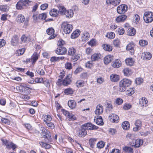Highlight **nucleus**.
<instances>
[{
  "label": "nucleus",
  "mask_w": 153,
  "mask_h": 153,
  "mask_svg": "<svg viewBox=\"0 0 153 153\" xmlns=\"http://www.w3.org/2000/svg\"><path fill=\"white\" fill-rule=\"evenodd\" d=\"M131 83V81L128 79H124L121 80L119 83V91L121 92L125 91Z\"/></svg>",
  "instance_id": "f257e3e1"
},
{
  "label": "nucleus",
  "mask_w": 153,
  "mask_h": 153,
  "mask_svg": "<svg viewBox=\"0 0 153 153\" xmlns=\"http://www.w3.org/2000/svg\"><path fill=\"white\" fill-rule=\"evenodd\" d=\"M72 26L71 25L68 24L66 22H63L61 25V28L66 34H69L72 30Z\"/></svg>",
  "instance_id": "f03ea898"
},
{
  "label": "nucleus",
  "mask_w": 153,
  "mask_h": 153,
  "mask_svg": "<svg viewBox=\"0 0 153 153\" xmlns=\"http://www.w3.org/2000/svg\"><path fill=\"white\" fill-rule=\"evenodd\" d=\"M143 19L146 23L151 22L153 21V13L149 12H145Z\"/></svg>",
  "instance_id": "7ed1b4c3"
},
{
  "label": "nucleus",
  "mask_w": 153,
  "mask_h": 153,
  "mask_svg": "<svg viewBox=\"0 0 153 153\" xmlns=\"http://www.w3.org/2000/svg\"><path fill=\"white\" fill-rule=\"evenodd\" d=\"M128 10L127 5L122 4L118 6L117 8V12L120 14H123L126 13Z\"/></svg>",
  "instance_id": "20e7f679"
},
{
  "label": "nucleus",
  "mask_w": 153,
  "mask_h": 153,
  "mask_svg": "<svg viewBox=\"0 0 153 153\" xmlns=\"http://www.w3.org/2000/svg\"><path fill=\"white\" fill-rule=\"evenodd\" d=\"M72 80L71 75L69 74L67 75L66 78L62 80V84L64 86H67L71 84Z\"/></svg>",
  "instance_id": "39448f33"
},
{
  "label": "nucleus",
  "mask_w": 153,
  "mask_h": 153,
  "mask_svg": "<svg viewBox=\"0 0 153 153\" xmlns=\"http://www.w3.org/2000/svg\"><path fill=\"white\" fill-rule=\"evenodd\" d=\"M83 126L85 127L87 129L89 130H97L98 127L93 124L91 123H87L82 125Z\"/></svg>",
  "instance_id": "423d86ee"
},
{
  "label": "nucleus",
  "mask_w": 153,
  "mask_h": 153,
  "mask_svg": "<svg viewBox=\"0 0 153 153\" xmlns=\"http://www.w3.org/2000/svg\"><path fill=\"white\" fill-rule=\"evenodd\" d=\"M67 50L64 47H59L55 51L56 54L58 55H63L65 54L67 52Z\"/></svg>",
  "instance_id": "0eeeda50"
},
{
  "label": "nucleus",
  "mask_w": 153,
  "mask_h": 153,
  "mask_svg": "<svg viewBox=\"0 0 153 153\" xmlns=\"http://www.w3.org/2000/svg\"><path fill=\"white\" fill-rule=\"evenodd\" d=\"M119 117L115 114H112L109 116V119L112 122L118 123L119 120Z\"/></svg>",
  "instance_id": "6e6552de"
},
{
  "label": "nucleus",
  "mask_w": 153,
  "mask_h": 153,
  "mask_svg": "<svg viewBox=\"0 0 153 153\" xmlns=\"http://www.w3.org/2000/svg\"><path fill=\"white\" fill-rule=\"evenodd\" d=\"M46 32L48 35H51L49 38V39H53L56 36L54 34V30L52 27H50L48 29L46 30Z\"/></svg>",
  "instance_id": "1a4fd4ad"
},
{
  "label": "nucleus",
  "mask_w": 153,
  "mask_h": 153,
  "mask_svg": "<svg viewBox=\"0 0 153 153\" xmlns=\"http://www.w3.org/2000/svg\"><path fill=\"white\" fill-rule=\"evenodd\" d=\"M143 140L140 139H137L135 141V143H131V145L135 148H138L143 144Z\"/></svg>",
  "instance_id": "9d476101"
},
{
  "label": "nucleus",
  "mask_w": 153,
  "mask_h": 153,
  "mask_svg": "<svg viewBox=\"0 0 153 153\" xmlns=\"http://www.w3.org/2000/svg\"><path fill=\"white\" fill-rule=\"evenodd\" d=\"M103 106L100 104H99L96 107L95 114L97 115H99L103 113Z\"/></svg>",
  "instance_id": "9b49d317"
},
{
  "label": "nucleus",
  "mask_w": 153,
  "mask_h": 153,
  "mask_svg": "<svg viewBox=\"0 0 153 153\" xmlns=\"http://www.w3.org/2000/svg\"><path fill=\"white\" fill-rule=\"evenodd\" d=\"M41 134L44 136V137L47 138L49 141L51 142V134L49 131L47 130L46 131H45L43 132H42Z\"/></svg>",
  "instance_id": "f8f14e48"
},
{
  "label": "nucleus",
  "mask_w": 153,
  "mask_h": 153,
  "mask_svg": "<svg viewBox=\"0 0 153 153\" xmlns=\"http://www.w3.org/2000/svg\"><path fill=\"white\" fill-rule=\"evenodd\" d=\"M94 120L96 123L98 125H102L103 124V119L100 116H97L96 117H95Z\"/></svg>",
  "instance_id": "ddd939ff"
},
{
  "label": "nucleus",
  "mask_w": 153,
  "mask_h": 153,
  "mask_svg": "<svg viewBox=\"0 0 153 153\" xmlns=\"http://www.w3.org/2000/svg\"><path fill=\"white\" fill-rule=\"evenodd\" d=\"M78 135L79 137H84L87 134V131L85 129L81 128L78 131Z\"/></svg>",
  "instance_id": "4468645a"
},
{
  "label": "nucleus",
  "mask_w": 153,
  "mask_h": 153,
  "mask_svg": "<svg viewBox=\"0 0 153 153\" xmlns=\"http://www.w3.org/2000/svg\"><path fill=\"white\" fill-rule=\"evenodd\" d=\"M135 127L133 128V130L134 131H137L139 130L141 127V123L139 120H137L135 123Z\"/></svg>",
  "instance_id": "2eb2a0df"
},
{
  "label": "nucleus",
  "mask_w": 153,
  "mask_h": 153,
  "mask_svg": "<svg viewBox=\"0 0 153 153\" xmlns=\"http://www.w3.org/2000/svg\"><path fill=\"white\" fill-rule=\"evenodd\" d=\"M134 45L133 44L131 43L128 44L126 47V49L129 51L131 54L134 53Z\"/></svg>",
  "instance_id": "dca6fc26"
},
{
  "label": "nucleus",
  "mask_w": 153,
  "mask_h": 153,
  "mask_svg": "<svg viewBox=\"0 0 153 153\" xmlns=\"http://www.w3.org/2000/svg\"><path fill=\"white\" fill-rule=\"evenodd\" d=\"M110 79L112 82H116L119 81L120 79L119 75L115 74H112L110 75Z\"/></svg>",
  "instance_id": "f3484780"
},
{
  "label": "nucleus",
  "mask_w": 153,
  "mask_h": 153,
  "mask_svg": "<svg viewBox=\"0 0 153 153\" xmlns=\"http://www.w3.org/2000/svg\"><path fill=\"white\" fill-rule=\"evenodd\" d=\"M148 101L146 98L142 97L139 100V104L141 106H146Z\"/></svg>",
  "instance_id": "a211bd4d"
},
{
  "label": "nucleus",
  "mask_w": 153,
  "mask_h": 153,
  "mask_svg": "<svg viewBox=\"0 0 153 153\" xmlns=\"http://www.w3.org/2000/svg\"><path fill=\"white\" fill-rule=\"evenodd\" d=\"M42 117L45 123L50 122L52 120L51 117L50 115L44 114L42 116Z\"/></svg>",
  "instance_id": "6ab92c4d"
},
{
  "label": "nucleus",
  "mask_w": 153,
  "mask_h": 153,
  "mask_svg": "<svg viewBox=\"0 0 153 153\" xmlns=\"http://www.w3.org/2000/svg\"><path fill=\"white\" fill-rule=\"evenodd\" d=\"M113 59V56L110 55L106 56L104 58V62L105 64L109 63Z\"/></svg>",
  "instance_id": "aec40b11"
},
{
  "label": "nucleus",
  "mask_w": 153,
  "mask_h": 153,
  "mask_svg": "<svg viewBox=\"0 0 153 153\" xmlns=\"http://www.w3.org/2000/svg\"><path fill=\"white\" fill-rule=\"evenodd\" d=\"M126 18L127 16L126 15H122L117 17L116 20L117 22H123L126 20Z\"/></svg>",
  "instance_id": "412c9836"
},
{
  "label": "nucleus",
  "mask_w": 153,
  "mask_h": 153,
  "mask_svg": "<svg viewBox=\"0 0 153 153\" xmlns=\"http://www.w3.org/2000/svg\"><path fill=\"white\" fill-rule=\"evenodd\" d=\"M111 63L112 66L114 68H118L121 65V62L118 59L113 61Z\"/></svg>",
  "instance_id": "4be33fe9"
},
{
  "label": "nucleus",
  "mask_w": 153,
  "mask_h": 153,
  "mask_svg": "<svg viewBox=\"0 0 153 153\" xmlns=\"http://www.w3.org/2000/svg\"><path fill=\"white\" fill-rule=\"evenodd\" d=\"M57 7L59 9L58 12L59 14L61 15H63L66 11V9L63 6L58 5Z\"/></svg>",
  "instance_id": "5701e85b"
},
{
  "label": "nucleus",
  "mask_w": 153,
  "mask_h": 153,
  "mask_svg": "<svg viewBox=\"0 0 153 153\" xmlns=\"http://www.w3.org/2000/svg\"><path fill=\"white\" fill-rule=\"evenodd\" d=\"M11 43L13 46H16L18 43V39L16 35L14 36L12 38Z\"/></svg>",
  "instance_id": "b1692460"
},
{
  "label": "nucleus",
  "mask_w": 153,
  "mask_h": 153,
  "mask_svg": "<svg viewBox=\"0 0 153 153\" xmlns=\"http://www.w3.org/2000/svg\"><path fill=\"white\" fill-rule=\"evenodd\" d=\"M64 15L68 18L72 17L74 15V12L73 10H67L64 13Z\"/></svg>",
  "instance_id": "393cba45"
},
{
  "label": "nucleus",
  "mask_w": 153,
  "mask_h": 153,
  "mask_svg": "<svg viewBox=\"0 0 153 153\" xmlns=\"http://www.w3.org/2000/svg\"><path fill=\"white\" fill-rule=\"evenodd\" d=\"M80 30H76L74 31L71 35V38L73 39L77 38L80 35Z\"/></svg>",
  "instance_id": "a878e982"
},
{
  "label": "nucleus",
  "mask_w": 153,
  "mask_h": 153,
  "mask_svg": "<svg viewBox=\"0 0 153 153\" xmlns=\"http://www.w3.org/2000/svg\"><path fill=\"white\" fill-rule=\"evenodd\" d=\"M125 62L127 65L131 66L134 64V61L132 58H129L126 59L125 60Z\"/></svg>",
  "instance_id": "bb28decb"
},
{
  "label": "nucleus",
  "mask_w": 153,
  "mask_h": 153,
  "mask_svg": "<svg viewBox=\"0 0 153 153\" xmlns=\"http://www.w3.org/2000/svg\"><path fill=\"white\" fill-rule=\"evenodd\" d=\"M90 35L87 32H84L83 33L82 39V41H85L88 40Z\"/></svg>",
  "instance_id": "cd10ccee"
},
{
  "label": "nucleus",
  "mask_w": 153,
  "mask_h": 153,
  "mask_svg": "<svg viewBox=\"0 0 153 153\" xmlns=\"http://www.w3.org/2000/svg\"><path fill=\"white\" fill-rule=\"evenodd\" d=\"M68 55L70 56L74 55L76 52V50L73 47H71L68 50Z\"/></svg>",
  "instance_id": "c85d7f7f"
},
{
  "label": "nucleus",
  "mask_w": 153,
  "mask_h": 153,
  "mask_svg": "<svg viewBox=\"0 0 153 153\" xmlns=\"http://www.w3.org/2000/svg\"><path fill=\"white\" fill-rule=\"evenodd\" d=\"M123 72L125 76H129L132 73L131 70L128 68H125L123 70Z\"/></svg>",
  "instance_id": "c756f323"
},
{
  "label": "nucleus",
  "mask_w": 153,
  "mask_h": 153,
  "mask_svg": "<svg viewBox=\"0 0 153 153\" xmlns=\"http://www.w3.org/2000/svg\"><path fill=\"white\" fill-rule=\"evenodd\" d=\"M50 14L53 17H56L59 15L58 12L57 10L53 9L50 11Z\"/></svg>",
  "instance_id": "7c9ffc66"
},
{
  "label": "nucleus",
  "mask_w": 153,
  "mask_h": 153,
  "mask_svg": "<svg viewBox=\"0 0 153 153\" xmlns=\"http://www.w3.org/2000/svg\"><path fill=\"white\" fill-rule=\"evenodd\" d=\"M38 55L36 53H34L31 57L30 61L32 62L33 64H34L35 62L38 59Z\"/></svg>",
  "instance_id": "2f4dec72"
},
{
  "label": "nucleus",
  "mask_w": 153,
  "mask_h": 153,
  "mask_svg": "<svg viewBox=\"0 0 153 153\" xmlns=\"http://www.w3.org/2000/svg\"><path fill=\"white\" fill-rule=\"evenodd\" d=\"M30 38L25 35H23L21 38V43H27L29 42Z\"/></svg>",
  "instance_id": "473e14b6"
},
{
  "label": "nucleus",
  "mask_w": 153,
  "mask_h": 153,
  "mask_svg": "<svg viewBox=\"0 0 153 153\" xmlns=\"http://www.w3.org/2000/svg\"><path fill=\"white\" fill-rule=\"evenodd\" d=\"M76 102L74 100H70L68 102V105L71 109L75 108L76 107Z\"/></svg>",
  "instance_id": "72a5a7b5"
},
{
  "label": "nucleus",
  "mask_w": 153,
  "mask_h": 153,
  "mask_svg": "<svg viewBox=\"0 0 153 153\" xmlns=\"http://www.w3.org/2000/svg\"><path fill=\"white\" fill-rule=\"evenodd\" d=\"M16 8L18 10H21L23 8L24 5L23 0H20L18 2L16 5Z\"/></svg>",
  "instance_id": "f704fd0d"
},
{
  "label": "nucleus",
  "mask_w": 153,
  "mask_h": 153,
  "mask_svg": "<svg viewBox=\"0 0 153 153\" xmlns=\"http://www.w3.org/2000/svg\"><path fill=\"white\" fill-rule=\"evenodd\" d=\"M100 58V55L97 53L93 54L91 57V60L93 61H98Z\"/></svg>",
  "instance_id": "c9c22d12"
},
{
  "label": "nucleus",
  "mask_w": 153,
  "mask_h": 153,
  "mask_svg": "<svg viewBox=\"0 0 153 153\" xmlns=\"http://www.w3.org/2000/svg\"><path fill=\"white\" fill-rule=\"evenodd\" d=\"M122 126L123 129H128L130 127V124L128 121H125L123 122L122 124Z\"/></svg>",
  "instance_id": "e433bc0d"
},
{
  "label": "nucleus",
  "mask_w": 153,
  "mask_h": 153,
  "mask_svg": "<svg viewBox=\"0 0 153 153\" xmlns=\"http://www.w3.org/2000/svg\"><path fill=\"white\" fill-rule=\"evenodd\" d=\"M1 141L3 145H5L7 148L10 147L9 144L10 142H9L8 140L5 139L1 138Z\"/></svg>",
  "instance_id": "4c0bfd02"
},
{
  "label": "nucleus",
  "mask_w": 153,
  "mask_h": 153,
  "mask_svg": "<svg viewBox=\"0 0 153 153\" xmlns=\"http://www.w3.org/2000/svg\"><path fill=\"white\" fill-rule=\"evenodd\" d=\"M36 71L38 74L41 76L44 75L45 73L44 70L40 66H38L36 68Z\"/></svg>",
  "instance_id": "58836bf2"
},
{
  "label": "nucleus",
  "mask_w": 153,
  "mask_h": 153,
  "mask_svg": "<svg viewBox=\"0 0 153 153\" xmlns=\"http://www.w3.org/2000/svg\"><path fill=\"white\" fill-rule=\"evenodd\" d=\"M103 48L105 50L108 51H112V47L109 45L104 44L102 45Z\"/></svg>",
  "instance_id": "ea45409f"
},
{
  "label": "nucleus",
  "mask_w": 153,
  "mask_h": 153,
  "mask_svg": "<svg viewBox=\"0 0 153 153\" xmlns=\"http://www.w3.org/2000/svg\"><path fill=\"white\" fill-rule=\"evenodd\" d=\"M123 150L128 153H133V149L129 147L125 146L123 148Z\"/></svg>",
  "instance_id": "a19ab883"
},
{
  "label": "nucleus",
  "mask_w": 153,
  "mask_h": 153,
  "mask_svg": "<svg viewBox=\"0 0 153 153\" xmlns=\"http://www.w3.org/2000/svg\"><path fill=\"white\" fill-rule=\"evenodd\" d=\"M17 21L20 23L23 22L25 20V16L22 14H19L17 19Z\"/></svg>",
  "instance_id": "79ce46f5"
},
{
  "label": "nucleus",
  "mask_w": 153,
  "mask_h": 153,
  "mask_svg": "<svg viewBox=\"0 0 153 153\" xmlns=\"http://www.w3.org/2000/svg\"><path fill=\"white\" fill-rule=\"evenodd\" d=\"M144 59L146 60H149L152 58L151 54L149 52H146L144 53Z\"/></svg>",
  "instance_id": "37998d69"
},
{
  "label": "nucleus",
  "mask_w": 153,
  "mask_h": 153,
  "mask_svg": "<svg viewBox=\"0 0 153 153\" xmlns=\"http://www.w3.org/2000/svg\"><path fill=\"white\" fill-rule=\"evenodd\" d=\"M135 30L133 28H130L128 30V35L130 36L134 35L135 34Z\"/></svg>",
  "instance_id": "c03bdc74"
},
{
  "label": "nucleus",
  "mask_w": 153,
  "mask_h": 153,
  "mask_svg": "<svg viewBox=\"0 0 153 153\" xmlns=\"http://www.w3.org/2000/svg\"><path fill=\"white\" fill-rule=\"evenodd\" d=\"M80 57V55L79 54H76L75 53L74 55L71 56V59L73 62L77 61Z\"/></svg>",
  "instance_id": "a18cd8bd"
},
{
  "label": "nucleus",
  "mask_w": 153,
  "mask_h": 153,
  "mask_svg": "<svg viewBox=\"0 0 153 153\" xmlns=\"http://www.w3.org/2000/svg\"><path fill=\"white\" fill-rule=\"evenodd\" d=\"M9 7L7 5H0V10L4 12H7L9 10Z\"/></svg>",
  "instance_id": "49530a36"
},
{
  "label": "nucleus",
  "mask_w": 153,
  "mask_h": 153,
  "mask_svg": "<svg viewBox=\"0 0 153 153\" xmlns=\"http://www.w3.org/2000/svg\"><path fill=\"white\" fill-rule=\"evenodd\" d=\"M96 142V139L95 138H91L89 140V144L91 148H94Z\"/></svg>",
  "instance_id": "de8ad7c7"
},
{
  "label": "nucleus",
  "mask_w": 153,
  "mask_h": 153,
  "mask_svg": "<svg viewBox=\"0 0 153 153\" xmlns=\"http://www.w3.org/2000/svg\"><path fill=\"white\" fill-rule=\"evenodd\" d=\"M76 85L78 88L83 87L84 85V81L81 80H77L76 83Z\"/></svg>",
  "instance_id": "09e8293b"
},
{
  "label": "nucleus",
  "mask_w": 153,
  "mask_h": 153,
  "mask_svg": "<svg viewBox=\"0 0 153 153\" xmlns=\"http://www.w3.org/2000/svg\"><path fill=\"white\" fill-rule=\"evenodd\" d=\"M39 144L42 147H43L46 149H49L51 148V146L48 144L44 143L43 142H40Z\"/></svg>",
  "instance_id": "8fccbe9b"
},
{
  "label": "nucleus",
  "mask_w": 153,
  "mask_h": 153,
  "mask_svg": "<svg viewBox=\"0 0 153 153\" xmlns=\"http://www.w3.org/2000/svg\"><path fill=\"white\" fill-rule=\"evenodd\" d=\"M106 36L110 39H112L114 38L115 36V34L114 33L110 32L107 33L106 35Z\"/></svg>",
  "instance_id": "3c124183"
},
{
  "label": "nucleus",
  "mask_w": 153,
  "mask_h": 153,
  "mask_svg": "<svg viewBox=\"0 0 153 153\" xmlns=\"http://www.w3.org/2000/svg\"><path fill=\"white\" fill-rule=\"evenodd\" d=\"M47 17L46 14L43 13L39 15V19L40 21L41 20H44Z\"/></svg>",
  "instance_id": "603ef678"
},
{
  "label": "nucleus",
  "mask_w": 153,
  "mask_h": 153,
  "mask_svg": "<svg viewBox=\"0 0 153 153\" xmlns=\"http://www.w3.org/2000/svg\"><path fill=\"white\" fill-rule=\"evenodd\" d=\"M64 93L67 95L71 94L73 93V91L71 88H68L65 90Z\"/></svg>",
  "instance_id": "864d4df0"
},
{
  "label": "nucleus",
  "mask_w": 153,
  "mask_h": 153,
  "mask_svg": "<svg viewBox=\"0 0 153 153\" xmlns=\"http://www.w3.org/2000/svg\"><path fill=\"white\" fill-rule=\"evenodd\" d=\"M134 88H129L127 91V94L129 96H131L134 93Z\"/></svg>",
  "instance_id": "5fc2aeb1"
},
{
  "label": "nucleus",
  "mask_w": 153,
  "mask_h": 153,
  "mask_svg": "<svg viewBox=\"0 0 153 153\" xmlns=\"http://www.w3.org/2000/svg\"><path fill=\"white\" fill-rule=\"evenodd\" d=\"M45 124L47 125V127L49 128L53 129L55 128L54 125L53 123L49 122L46 123Z\"/></svg>",
  "instance_id": "6e6d98bb"
},
{
  "label": "nucleus",
  "mask_w": 153,
  "mask_h": 153,
  "mask_svg": "<svg viewBox=\"0 0 153 153\" xmlns=\"http://www.w3.org/2000/svg\"><path fill=\"white\" fill-rule=\"evenodd\" d=\"M139 44L141 46H144L147 45L148 42L144 40H140L139 41Z\"/></svg>",
  "instance_id": "4d7b16f0"
},
{
  "label": "nucleus",
  "mask_w": 153,
  "mask_h": 153,
  "mask_svg": "<svg viewBox=\"0 0 153 153\" xmlns=\"http://www.w3.org/2000/svg\"><path fill=\"white\" fill-rule=\"evenodd\" d=\"M96 41L95 39H92L89 42H88V43L89 45L91 46H93L96 45Z\"/></svg>",
  "instance_id": "13d9d810"
},
{
  "label": "nucleus",
  "mask_w": 153,
  "mask_h": 153,
  "mask_svg": "<svg viewBox=\"0 0 153 153\" xmlns=\"http://www.w3.org/2000/svg\"><path fill=\"white\" fill-rule=\"evenodd\" d=\"M24 6H28L31 4L32 2L29 0H23Z\"/></svg>",
  "instance_id": "bf43d9fd"
},
{
  "label": "nucleus",
  "mask_w": 153,
  "mask_h": 153,
  "mask_svg": "<svg viewBox=\"0 0 153 153\" xmlns=\"http://www.w3.org/2000/svg\"><path fill=\"white\" fill-rule=\"evenodd\" d=\"M105 145V143L103 141H100L97 144V147L101 149L103 148Z\"/></svg>",
  "instance_id": "052dcab7"
},
{
  "label": "nucleus",
  "mask_w": 153,
  "mask_h": 153,
  "mask_svg": "<svg viewBox=\"0 0 153 153\" xmlns=\"http://www.w3.org/2000/svg\"><path fill=\"white\" fill-rule=\"evenodd\" d=\"M65 68L66 69L70 70L72 68L71 64L69 62H66L65 64Z\"/></svg>",
  "instance_id": "680f3d73"
},
{
  "label": "nucleus",
  "mask_w": 153,
  "mask_h": 153,
  "mask_svg": "<svg viewBox=\"0 0 153 153\" xmlns=\"http://www.w3.org/2000/svg\"><path fill=\"white\" fill-rule=\"evenodd\" d=\"M114 45L116 47H119L120 44V40L118 39H116L113 41Z\"/></svg>",
  "instance_id": "e2e57ef3"
},
{
  "label": "nucleus",
  "mask_w": 153,
  "mask_h": 153,
  "mask_svg": "<svg viewBox=\"0 0 153 153\" xmlns=\"http://www.w3.org/2000/svg\"><path fill=\"white\" fill-rule=\"evenodd\" d=\"M118 33L119 35L123 34L125 32L124 29L123 27H120L118 29Z\"/></svg>",
  "instance_id": "0e129e2a"
},
{
  "label": "nucleus",
  "mask_w": 153,
  "mask_h": 153,
  "mask_svg": "<svg viewBox=\"0 0 153 153\" xmlns=\"http://www.w3.org/2000/svg\"><path fill=\"white\" fill-rule=\"evenodd\" d=\"M126 137L128 139L133 140L134 139V135L131 133H128L126 135Z\"/></svg>",
  "instance_id": "69168bd1"
},
{
  "label": "nucleus",
  "mask_w": 153,
  "mask_h": 153,
  "mask_svg": "<svg viewBox=\"0 0 153 153\" xmlns=\"http://www.w3.org/2000/svg\"><path fill=\"white\" fill-rule=\"evenodd\" d=\"M131 107V105L130 104L126 103L123 106V108L126 110H128Z\"/></svg>",
  "instance_id": "338daca9"
},
{
  "label": "nucleus",
  "mask_w": 153,
  "mask_h": 153,
  "mask_svg": "<svg viewBox=\"0 0 153 153\" xmlns=\"http://www.w3.org/2000/svg\"><path fill=\"white\" fill-rule=\"evenodd\" d=\"M33 18L35 22H38L40 21L39 19V15L33 14Z\"/></svg>",
  "instance_id": "774afa93"
}]
</instances>
